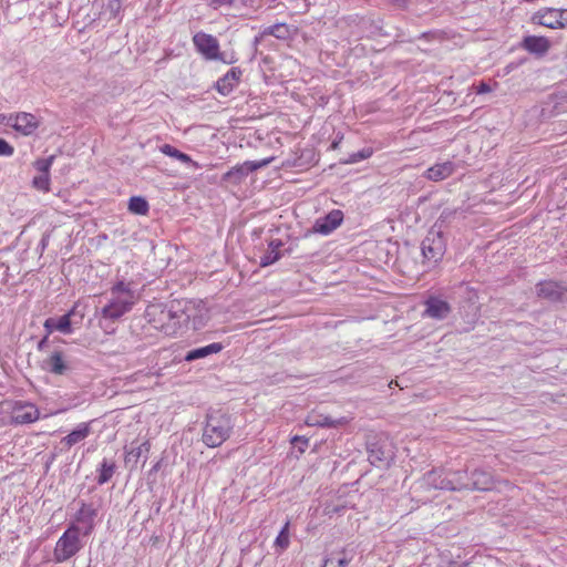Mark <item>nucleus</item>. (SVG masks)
I'll list each match as a JSON object with an SVG mask.
<instances>
[{
    "mask_svg": "<svg viewBox=\"0 0 567 567\" xmlns=\"http://www.w3.org/2000/svg\"><path fill=\"white\" fill-rule=\"evenodd\" d=\"M233 430L229 414L221 411L210 412L203 429V443L210 449L218 447L230 437Z\"/></svg>",
    "mask_w": 567,
    "mask_h": 567,
    "instance_id": "nucleus-1",
    "label": "nucleus"
},
{
    "mask_svg": "<svg viewBox=\"0 0 567 567\" xmlns=\"http://www.w3.org/2000/svg\"><path fill=\"white\" fill-rule=\"evenodd\" d=\"M111 296L109 305L102 309L104 318L117 319L122 317L131 310L136 300L134 291L123 281L117 282L111 289Z\"/></svg>",
    "mask_w": 567,
    "mask_h": 567,
    "instance_id": "nucleus-2",
    "label": "nucleus"
},
{
    "mask_svg": "<svg viewBox=\"0 0 567 567\" xmlns=\"http://www.w3.org/2000/svg\"><path fill=\"white\" fill-rule=\"evenodd\" d=\"M193 44L197 53H199L207 61H219L225 64H233L237 61L235 55L226 59L225 54L220 51V44L216 37L199 31L192 38Z\"/></svg>",
    "mask_w": 567,
    "mask_h": 567,
    "instance_id": "nucleus-3",
    "label": "nucleus"
},
{
    "mask_svg": "<svg viewBox=\"0 0 567 567\" xmlns=\"http://www.w3.org/2000/svg\"><path fill=\"white\" fill-rule=\"evenodd\" d=\"M81 535L82 534L79 525H70L66 528V530L58 539L53 550L54 560L56 563L65 561L81 550Z\"/></svg>",
    "mask_w": 567,
    "mask_h": 567,
    "instance_id": "nucleus-4",
    "label": "nucleus"
},
{
    "mask_svg": "<svg viewBox=\"0 0 567 567\" xmlns=\"http://www.w3.org/2000/svg\"><path fill=\"white\" fill-rule=\"evenodd\" d=\"M532 22L548 29L567 28V9L543 8L535 12Z\"/></svg>",
    "mask_w": 567,
    "mask_h": 567,
    "instance_id": "nucleus-5",
    "label": "nucleus"
},
{
    "mask_svg": "<svg viewBox=\"0 0 567 567\" xmlns=\"http://www.w3.org/2000/svg\"><path fill=\"white\" fill-rule=\"evenodd\" d=\"M9 120L11 127L22 136L33 135L41 125V120L29 112L11 113Z\"/></svg>",
    "mask_w": 567,
    "mask_h": 567,
    "instance_id": "nucleus-6",
    "label": "nucleus"
},
{
    "mask_svg": "<svg viewBox=\"0 0 567 567\" xmlns=\"http://www.w3.org/2000/svg\"><path fill=\"white\" fill-rule=\"evenodd\" d=\"M40 410L31 402L16 401L11 406V422L14 424H30L40 419Z\"/></svg>",
    "mask_w": 567,
    "mask_h": 567,
    "instance_id": "nucleus-7",
    "label": "nucleus"
},
{
    "mask_svg": "<svg viewBox=\"0 0 567 567\" xmlns=\"http://www.w3.org/2000/svg\"><path fill=\"white\" fill-rule=\"evenodd\" d=\"M272 158H265L258 162H245L231 167L223 175V181L234 185L240 184L249 173L270 164Z\"/></svg>",
    "mask_w": 567,
    "mask_h": 567,
    "instance_id": "nucleus-8",
    "label": "nucleus"
},
{
    "mask_svg": "<svg viewBox=\"0 0 567 567\" xmlns=\"http://www.w3.org/2000/svg\"><path fill=\"white\" fill-rule=\"evenodd\" d=\"M96 515L97 511L92 505L81 503V506L75 513L74 520L71 525H79L81 534L83 536H89L94 529Z\"/></svg>",
    "mask_w": 567,
    "mask_h": 567,
    "instance_id": "nucleus-9",
    "label": "nucleus"
},
{
    "mask_svg": "<svg viewBox=\"0 0 567 567\" xmlns=\"http://www.w3.org/2000/svg\"><path fill=\"white\" fill-rule=\"evenodd\" d=\"M343 221V213L340 209H333L324 217L318 218L313 224V231L322 235H329L337 229Z\"/></svg>",
    "mask_w": 567,
    "mask_h": 567,
    "instance_id": "nucleus-10",
    "label": "nucleus"
},
{
    "mask_svg": "<svg viewBox=\"0 0 567 567\" xmlns=\"http://www.w3.org/2000/svg\"><path fill=\"white\" fill-rule=\"evenodd\" d=\"M450 312L451 306L447 301L434 296H431L426 299L425 310L423 313L425 317L442 320L445 319Z\"/></svg>",
    "mask_w": 567,
    "mask_h": 567,
    "instance_id": "nucleus-11",
    "label": "nucleus"
},
{
    "mask_svg": "<svg viewBox=\"0 0 567 567\" xmlns=\"http://www.w3.org/2000/svg\"><path fill=\"white\" fill-rule=\"evenodd\" d=\"M422 255L431 262H439L444 255V245L441 236L425 238L422 243Z\"/></svg>",
    "mask_w": 567,
    "mask_h": 567,
    "instance_id": "nucleus-12",
    "label": "nucleus"
},
{
    "mask_svg": "<svg viewBox=\"0 0 567 567\" xmlns=\"http://www.w3.org/2000/svg\"><path fill=\"white\" fill-rule=\"evenodd\" d=\"M243 71L239 68H231L227 73L218 79L215 84L216 91L226 96L239 84Z\"/></svg>",
    "mask_w": 567,
    "mask_h": 567,
    "instance_id": "nucleus-13",
    "label": "nucleus"
},
{
    "mask_svg": "<svg viewBox=\"0 0 567 567\" xmlns=\"http://www.w3.org/2000/svg\"><path fill=\"white\" fill-rule=\"evenodd\" d=\"M43 369L54 375H63L69 371L68 360L62 351H53L44 361Z\"/></svg>",
    "mask_w": 567,
    "mask_h": 567,
    "instance_id": "nucleus-14",
    "label": "nucleus"
},
{
    "mask_svg": "<svg viewBox=\"0 0 567 567\" xmlns=\"http://www.w3.org/2000/svg\"><path fill=\"white\" fill-rule=\"evenodd\" d=\"M74 315V309L60 318H48L44 323V330L48 334H52L54 331L70 334L72 332L71 317Z\"/></svg>",
    "mask_w": 567,
    "mask_h": 567,
    "instance_id": "nucleus-15",
    "label": "nucleus"
},
{
    "mask_svg": "<svg viewBox=\"0 0 567 567\" xmlns=\"http://www.w3.org/2000/svg\"><path fill=\"white\" fill-rule=\"evenodd\" d=\"M566 292L567 289L565 287L553 280H546L537 285L538 296L545 299L560 300Z\"/></svg>",
    "mask_w": 567,
    "mask_h": 567,
    "instance_id": "nucleus-16",
    "label": "nucleus"
},
{
    "mask_svg": "<svg viewBox=\"0 0 567 567\" xmlns=\"http://www.w3.org/2000/svg\"><path fill=\"white\" fill-rule=\"evenodd\" d=\"M455 172V165L451 161L437 163L426 169L424 177L432 182L444 181Z\"/></svg>",
    "mask_w": 567,
    "mask_h": 567,
    "instance_id": "nucleus-17",
    "label": "nucleus"
},
{
    "mask_svg": "<svg viewBox=\"0 0 567 567\" xmlns=\"http://www.w3.org/2000/svg\"><path fill=\"white\" fill-rule=\"evenodd\" d=\"M522 48L530 53L544 55L550 49V41L546 37L527 35L522 41Z\"/></svg>",
    "mask_w": 567,
    "mask_h": 567,
    "instance_id": "nucleus-18",
    "label": "nucleus"
},
{
    "mask_svg": "<svg viewBox=\"0 0 567 567\" xmlns=\"http://www.w3.org/2000/svg\"><path fill=\"white\" fill-rule=\"evenodd\" d=\"M91 431L90 422L80 423L71 433L61 440V444L66 449H71L75 444L83 442L91 434Z\"/></svg>",
    "mask_w": 567,
    "mask_h": 567,
    "instance_id": "nucleus-19",
    "label": "nucleus"
},
{
    "mask_svg": "<svg viewBox=\"0 0 567 567\" xmlns=\"http://www.w3.org/2000/svg\"><path fill=\"white\" fill-rule=\"evenodd\" d=\"M354 557V549L348 546L331 554L322 567H347Z\"/></svg>",
    "mask_w": 567,
    "mask_h": 567,
    "instance_id": "nucleus-20",
    "label": "nucleus"
},
{
    "mask_svg": "<svg viewBox=\"0 0 567 567\" xmlns=\"http://www.w3.org/2000/svg\"><path fill=\"white\" fill-rule=\"evenodd\" d=\"M495 487V481L492 474L476 470L472 473V488L477 491H492Z\"/></svg>",
    "mask_w": 567,
    "mask_h": 567,
    "instance_id": "nucleus-21",
    "label": "nucleus"
},
{
    "mask_svg": "<svg viewBox=\"0 0 567 567\" xmlns=\"http://www.w3.org/2000/svg\"><path fill=\"white\" fill-rule=\"evenodd\" d=\"M223 349L224 346L220 342H214L208 346L188 351L187 354L185 355V360L190 362L210 354H216L220 352Z\"/></svg>",
    "mask_w": 567,
    "mask_h": 567,
    "instance_id": "nucleus-22",
    "label": "nucleus"
},
{
    "mask_svg": "<svg viewBox=\"0 0 567 567\" xmlns=\"http://www.w3.org/2000/svg\"><path fill=\"white\" fill-rule=\"evenodd\" d=\"M159 151L172 157V158H175L184 164H188L190 165L194 169H198L200 167L199 163L196 162V161H193L192 157L189 155H187L186 153H183L181 152L179 150L175 148L174 146H172L171 144H164L159 147Z\"/></svg>",
    "mask_w": 567,
    "mask_h": 567,
    "instance_id": "nucleus-23",
    "label": "nucleus"
},
{
    "mask_svg": "<svg viewBox=\"0 0 567 567\" xmlns=\"http://www.w3.org/2000/svg\"><path fill=\"white\" fill-rule=\"evenodd\" d=\"M282 246L280 240H271L268 245V249L265 255L260 258V266L267 267L278 261L281 257L280 247Z\"/></svg>",
    "mask_w": 567,
    "mask_h": 567,
    "instance_id": "nucleus-24",
    "label": "nucleus"
},
{
    "mask_svg": "<svg viewBox=\"0 0 567 567\" xmlns=\"http://www.w3.org/2000/svg\"><path fill=\"white\" fill-rule=\"evenodd\" d=\"M151 450V443L150 441L143 442L140 446L132 449L130 451H126L124 455V462L126 465L133 464L134 466L137 464L138 458L141 457L142 453H148Z\"/></svg>",
    "mask_w": 567,
    "mask_h": 567,
    "instance_id": "nucleus-25",
    "label": "nucleus"
},
{
    "mask_svg": "<svg viewBox=\"0 0 567 567\" xmlns=\"http://www.w3.org/2000/svg\"><path fill=\"white\" fill-rule=\"evenodd\" d=\"M264 35H272L280 40H286L290 37L291 30L290 27L286 23H276L274 25H269L262 31Z\"/></svg>",
    "mask_w": 567,
    "mask_h": 567,
    "instance_id": "nucleus-26",
    "label": "nucleus"
},
{
    "mask_svg": "<svg viewBox=\"0 0 567 567\" xmlns=\"http://www.w3.org/2000/svg\"><path fill=\"white\" fill-rule=\"evenodd\" d=\"M128 210L135 215H147L150 205L147 200L142 196H133L128 200Z\"/></svg>",
    "mask_w": 567,
    "mask_h": 567,
    "instance_id": "nucleus-27",
    "label": "nucleus"
},
{
    "mask_svg": "<svg viewBox=\"0 0 567 567\" xmlns=\"http://www.w3.org/2000/svg\"><path fill=\"white\" fill-rule=\"evenodd\" d=\"M114 473H115V463L107 461V460H103V462L101 463V466L99 468L97 483L100 485L107 483L112 478Z\"/></svg>",
    "mask_w": 567,
    "mask_h": 567,
    "instance_id": "nucleus-28",
    "label": "nucleus"
},
{
    "mask_svg": "<svg viewBox=\"0 0 567 567\" xmlns=\"http://www.w3.org/2000/svg\"><path fill=\"white\" fill-rule=\"evenodd\" d=\"M289 526H290V523L286 522V524L284 525L282 529L280 530L279 535L275 539V547L278 548L280 551L287 549L290 544Z\"/></svg>",
    "mask_w": 567,
    "mask_h": 567,
    "instance_id": "nucleus-29",
    "label": "nucleus"
},
{
    "mask_svg": "<svg viewBox=\"0 0 567 567\" xmlns=\"http://www.w3.org/2000/svg\"><path fill=\"white\" fill-rule=\"evenodd\" d=\"M32 186L37 190H40L43 193L50 192V186H51L50 174H39V175L34 176L32 179Z\"/></svg>",
    "mask_w": 567,
    "mask_h": 567,
    "instance_id": "nucleus-30",
    "label": "nucleus"
},
{
    "mask_svg": "<svg viewBox=\"0 0 567 567\" xmlns=\"http://www.w3.org/2000/svg\"><path fill=\"white\" fill-rule=\"evenodd\" d=\"M54 162V156L51 155L48 158H40L33 163L34 168L39 174H50L51 166Z\"/></svg>",
    "mask_w": 567,
    "mask_h": 567,
    "instance_id": "nucleus-31",
    "label": "nucleus"
},
{
    "mask_svg": "<svg viewBox=\"0 0 567 567\" xmlns=\"http://www.w3.org/2000/svg\"><path fill=\"white\" fill-rule=\"evenodd\" d=\"M14 153V148L6 140L0 138V156H11Z\"/></svg>",
    "mask_w": 567,
    "mask_h": 567,
    "instance_id": "nucleus-32",
    "label": "nucleus"
},
{
    "mask_svg": "<svg viewBox=\"0 0 567 567\" xmlns=\"http://www.w3.org/2000/svg\"><path fill=\"white\" fill-rule=\"evenodd\" d=\"M464 487H465V485L454 484V482L451 481V480L442 481V483L440 485V488H442V489H450V491H460V489H462Z\"/></svg>",
    "mask_w": 567,
    "mask_h": 567,
    "instance_id": "nucleus-33",
    "label": "nucleus"
},
{
    "mask_svg": "<svg viewBox=\"0 0 567 567\" xmlns=\"http://www.w3.org/2000/svg\"><path fill=\"white\" fill-rule=\"evenodd\" d=\"M235 0H210V7H213L214 9H219L220 7H224V6H231L234 3Z\"/></svg>",
    "mask_w": 567,
    "mask_h": 567,
    "instance_id": "nucleus-34",
    "label": "nucleus"
},
{
    "mask_svg": "<svg viewBox=\"0 0 567 567\" xmlns=\"http://www.w3.org/2000/svg\"><path fill=\"white\" fill-rule=\"evenodd\" d=\"M318 424L321 426L337 427L338 425L343 424V422L333 421V420H330L329 417H324V420Z\"/></svg>",
    "mask_w": 567,
    "mask_h": 567,
    "instance_id": "nucleus-35",
    "label": "nucleus"
},
{
    "mask_svg": "<svg viewBox=\"0 0 567 567\" xmlns=\"http://www.w3.org/2000/svg\"><path fill=\"white\" fill-rule=\"evenodd\" d=\"M491 91H492L491 86H489L487 83H485V82H481V83L476 86V93H477V94L488 93V92H491Z\"/></svg>",
    "mask_w": 567,
    "mask_h": 567,
    "instance_id": "nucleus-36",
    "label": "nucleus"
},
{
    "mask_svg": "<svg viewBox=\"0 0 567 567\" xmlns=\"http://www.w3.org/2000/svg\"><path fill=\"white\" fill-rule=\"evenodd\" d=\"M10 114H0V124H6L11 126V121L9 120Z\"/></svg>",
    "mask_w": 567,
    "mask_h": 567,
    "instance_id": "nucleus-37",
    "label": "nucleus"
},
{
    "mask_svg": "<svg viewBox=\"0 0 567 567\" xmlns=\"http://www.w3.org/2000/svg\"><path fill=\"white\" fill-rule=\"evenodd\" d=\"M371 155H372L371 150H364L358 156H359V158L364 159V158L370 157Z\"/></svg>",
    "mask_w": 567,
    "mask_h": 567,
    "instance_id": "nucleus-38",
    "label": "nucleus"
},
{
    "mask_svg": "<svg viewBox=\"0 0 567 567\" xmlns=\"http://www.w3.org/2000/svg\"><path fill=\"white\" fill-rule=\"evenodd\" d=\"M49 336H50V334H48V332H45L44 338L39 342V349H42V347L44 346V343L48 341Z\"/></svg>",
    "mask_w": 567,
    "mask_h": 567,
    "instance_id": "nucleus-39",
    "label": "nucleus"
},
{
    "mask_svg": "<svg viewBox=\"0 0 567 567\" xmlns=\"http://www.w3.org/2000/svg\"><path fill=\"white\" fill-rule=\"evenodd\" d=\"M299 439H300L299 436H295L291 442L293 443V442L298 441Z\"/></svg>",
    "mask_w": 567,
    "mask_h": 567,
    "instance_id": "nucleus-40",
    "label": "nucleus"
}]
</instances>
